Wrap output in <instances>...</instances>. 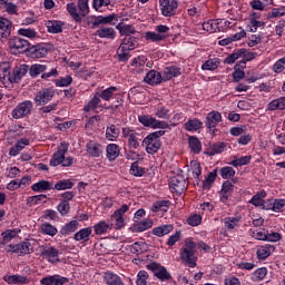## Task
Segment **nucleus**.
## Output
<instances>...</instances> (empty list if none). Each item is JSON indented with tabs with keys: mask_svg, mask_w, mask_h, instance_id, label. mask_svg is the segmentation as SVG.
I'll list each match as a JSON object with an SVG mask.
<instances>
[{
	"mask_svg": "<svg viewBox=\"0 0 285 285\" xmlns=\"http://www.w3.org/2000/svg\"><path fill=\"white\" fill-rule=\"evenodd\" d=\"M119 17L117 13H111L108 16H90L87 21V26L91 30H97L94 37H99V39L115 40L117 38V31L115 28L108 26H117ZM98 28V29H97Z\"/></svg>",
	"mask_w": 285,
	"mask_h": 285,
	"instance_id": "1",
	"label": "nucleus"
},
{
	"mask_svg": "<svg viewBox=\"0 0 285 285\" xmlns=\"http://www.w3.org/2000/svg\"><path fill=\"white\" fill-rule=\"evenodd\" d=\"M117 95H119V89L117 87H108L104 90L96 91L94 97L83 106L85 112H92L97 110V108H101L99 104L102 101H110L112 99H117Z\"/></svg>",
	"mask_w": 285,
	"mask_h": 285,
	"instance_id": "2",
	"label": "nucleus"
},
{
	"mask_svg": "<svg viewBox=\"0 0 285 285\" xmlns=\"http://www.w3.org/2000/svg\"><path fill=\"white\" fill-rule=\"evenodd\" d=\"M180 259L189 268L197 267V243L193 239H186L185 246L180 249Z\"/></svg>",
	"mask_w": 285,
	"mask_h": 285,
	"instance_id": "3",
	"label": "nucleus"
},
{
	"mask_svg": "<svg viewBox=\"0 0 285 285\" xmlns=\"http://www.w3.org/2000/svg\"><path fill=\"white\" fill-rule=\"evenodd\" d=\"M164 135H166V130H158L145 137L142 144L146 146V153H148V155L159 153L161 148V137H164Z\"/></svg>",
	"mask_w": 285,
	"mask_h": 285,
	"instance_id": "4",
	"label": "nucleus"
},
{
	"mask_svg": "<svg viewBox=\"0 0 285 285\" xmlns=\"http://www.w3.org/2000/svg\"><path fill=\"white\" fill-rule=\"evenodd\" d=\"M4 250L6 253H12V255H18V257L32 255V253H35L32 244L28 240H23L18 244H9L4 247Z\"/></svg>",
	"mask_w": 285,
	"mask_h": 285,
	"instance_id": "5",
	"label": "nucleus"
},
{
	"mask_svg": "<svg viewBox=\"0 0 285 285\" xmlns=\"http://www.w3.org/2000/svg\"><path fill=\"white\" fill-rule=\"evenodd\" d=\"M146 268L147 271H151V273H154V277H157L159 282L173 281V275H170V272H168L166 266H163L157 262L149 263L148 265H146Z\"/></svg>",
	"mask_w": 285,
	"mask_h": 285,
	"instance_id": "6",
	"label": "nucleus"
},
{
	"mask_svg": "<svg viewBox=\"0 0 285 285\" xmlns=\"http://www.w3.org/2000/svg\"><path fill=\"white\" fill-rule=\"evenodd\" d=\"M30 49V41L20 38V37H13L9 40V50L11 55H23L24 52L28 53V50Z\"/></svg>",
	"mask_w": 285,
	"mask_h": 285,
	"instance_id": "7",
	"label": "nucleus"
},
{
	"mask_svg": "<svg viewBox=\"0 0 285 285\" xmlns=\"http://www.w3.org/2000/svg\"><path fill=\"white\" fill-rule=\"evenodd\" d=\"M35 104L31 100H23L19 102L16 108L11 111V117L14 119H23L24 117H30L32 115V109Z\"/></svg>",
	"mask_w": 285,
	"mask_h": 285,
	"instance_id": "8",
	"label": "nucleus"
},
{
	"mask_svg": "<svg viewBox=\"0 0 285 285\" xmlns=\"http://www.w3.org/2000/svg\"><path fill=\"white\" fill-rule=\"evenodd\" d=\"M158 2L163 17H175V14H177L179 0H158Z\"/></svg>",
	"mask_w": 285,
	"mask_h": 285,
	"instance_id": "9",
	"label": "nucleus"
},
{
	"mask_svg": "<svg viewBox=\"0 0 285 285\" xmlns=\"http://www.w3.org/2000/svg\"><path fill=\"white\" fill-rule=\"evenodd\" d=\"M228 26H230V21L225 19L208 20L203 23V30L213 35V32H222Z\"/></svg>",
	"mask_w": 285,
	"mask_h": 285,
	"instance_id": "10",
	"label": "nucleus"
},
{
	"mask_svg": "<svg viewBox=\"0 0 285 285\" xmlns=\"http://www.w3.org/2000/svg\"><path fill=\"white\" fill-rule=\"evenodd\" d=\"M68 142H60L57 151L53 153V155L51 156L49 165L52 166L53 168H57V166H61V164L63 163V157H66V155L68 154Z\"/></svg>",
	"mask_w": 285,
	"mask_h": 285,
	"instance_id": "11",
	"label": "nucleus"
},
{
	"mask_svg": "<svg viewBox=\"0 0 285 285\" xmlns=\"http://www.w3.org/2000/svg\"><path fill=\"white\" fill-rule=\"evenodd\" d=\"M52 99H55V88L48 87L37 92L35 102L37 106H46V104H50Z\"/></svg>",
	"mask_w": 285,
	"mask_h": 285,
	"instance_id": "12",
	"label": "nucleus"
},
{
	"mask_svg": "<svg viewBox=\"0 0 285 285\" xmlns=\"http://www.w3.org/2000/svg\"><path fill=\"white\" fill-rule=\"evenodd\" d=\"M48 56V45L41 42L37 45H29V50L27 51V57L30 59H43Z\"/></svg>",
	"mask_w": 285,
	"mask_h": 285,
	"instance_id": "13",
	"label": "nucleus"
},
{
	"mask_svg": "<svg viewBox=\"0 0 285 285\" xmlns=\"http://www.w3.org/2000/svg\"><path fill=\"white\" fill-rule=\"evenodd\" d=\"M222 112L217 110L209 111L205 118L206 130H214L215 128H217V125L222 124Z\"/></svg>",
	"mask_w": 285,
	"mask_h": 285,
	"instance_id": "14",
	"label": "nucleus"
},
{
	"mask_svg": "<svg viewBox=\"0 0 285 285\" xmlns=\"http://www.w3.org/2000/svg\"><path fill=\"white\" fill-rule=\"evenodd\" d=\"M239 222L242 216H228L223 219L225 230H220V235H226V232L233 233L236 228H239Z\"/></svg>",
	"mask_w": 285,
	"mask_h": 285,
	"instance_id": "15",
	"label": "nucleus"
},
{
	"mask_svg": "<svg viewBox=\"0 0 285 285\" xmlns=\"http://www.w3.org/2000/svg\"><path fill=\"white\" fill-rule=\"evenodd\" d=\"M87 154L94 159H97L104 155V145L99 144L97 140H89L86 144Z\"/></svg>",
	"mask_w": 285,
	"mask_h": 285,
	"instance_id": "16",
	"label": "nucleus"
},
{
	"mask_svg": "<svg viewBox=\"0 0 285 285\" xmlns=\"http://www.w3.org/2000/svg\"><path fill=\"white\" fill-rule=\"evenodd\" d=\"M68 282H70V278L59 274L48 275L40 279L41 285H63L68 284Z\"/></svg>",
	"mask_w": 285,
	"mask_h": 285,
	"instance_id": "17",
	"label": "nucleus"
},
{
	"mask_svg": "<svg viewBox=\"0 0 285 285\" xmlns=\"http://www.w3.org/2000/svg\"><path fill=\"white\" fill-rule=\"evenodd\" d=\"M169 188L175 193H184L186 190V178L181 175H176L169 180Z\"/></svg>",
	"mask_w": 285,
	"mask_h": 285,
	"instance_id": "18",
	"label": "nucleus"
},
{
	"mask_svg": "<svg viewBox=\"0 0 285 285\" xmlns=\"http://www.w3.org/2000/svg\"><path fill=\"white\" fill-rule=\"evenodd\" d=\"M144 81L145 83H148V86H159V83L164 81V77L161 72L151 69L146 73Z\"/></svg>",
	"mask_w": 285,
	"mask_h": 285,
	"instance_id": "19",
	"label": "nucleus"
},
{
	"mask_svg": "<svg viewBox=\"0 0 285 285\" xmlns=\"http://www.w3.org/2000/svg\"><path fill=\"white\" fill-rule=\"evenodd\" d=\"M3 279L7 284H11V285H23V284H30V282H32L30 277L22 276L19 274L4 275Z\"/></svg>",
	"mask_w": 285,
	"mask_h": 285,
	"instance_id": "20",
	"label": "nucleus"
},
{
	"mask_svg": "<svg viewBox=\"0 0 285 285\" xmlns=\"http://www.w3.org/2000/svg\"><path fill=\"white\" fill-rule=\"evenodd\" d=\"M45 26L50 35H60V32H63L66 23L61 20H47Z\"/></svg>",
	"mask_w": 285,
	"mask_h": 285,
	"instance_id": "21",
	"label": "nucleus"
},
{
	"mask_svg": "<svg viewBox=\"0 0 285 285\" xmlns=\"http://www.w3.org/2000/svg\"><path fill=\"white\" fill-rule=\"evenodd\" d=\"M235 190V185H233V181L226 180L222 185L220 189V202L223 204H226L228 202V198L233 195Z\"/></svg>",
	"mask_w": 285,
	"mask_h": 285,
	"instance_id": "22",
	"label": "nucleus"
},
{
	"mask_svg": "<svg viewBox=\"0 0 285 285\" xmlns=\"http://www.w3.org/2000/svg\"><path fill=\"white\" fill-rule=\"evenodd\" d=\"M28 65H20L19 67H16L11 73V83H19V81L28 75Z\"/></svg>",
	"mask_w": 285,
	"mask_h": 285,
	"instance_id": "23",
	"label": "nucleus"
},
{
	"mask_svg": "<svg viewBox=\"0 0 285 285\" xmlns=\"http://www.w3.org/2000/svg\"><path fill=\"white\" fill-rule=\"evenodd\" d=\"M179 75H181V68L177 66L165 67L163 70V81H170V79H175Z\"/></svg>",
	"mask_w": 285,
	"mask_h": 285,
	"instance_id": "24",
	"label": "nucleus"
},
{
	"mask_svg": "<svg viewBox=\"0 0 285 285\" xmlns=\"http://www.w3.org/2000/svg\"><path fill=\"white\" fill-rule=\"evenodd\" d=\"M119 155H121V147L119 145L112 142L107 145L106 157L108 161H115Z\"/></svg>",
	"mask_w": 285,
	"mask_h": 285,
	"instance_id": "25",
	"label": "nucleus"
},
{
	"mask_svg": "<svg viewBox=\"0 0 285 285\" xmlns=\"http://www.w3.org/2000/svg\"><path fill=\"white\" fill-rule=\"evenodd\" d=\"M26 146H30V139L28 138H20L16 145H13L10 150H9V156L10 157H17Z\"/></svg>",
	"mask_w": 285,
	"mask_h": 285,
	"instance_id": "26",
	"label": "nucleus"
},
{
	"mask_svg": "<svg viewBox=\"0 0 285 285\" xmlns=\"http://www.w3.org/2000/svg\"><path fill=\"white\" fill-rule=\"evenodd\" d=\"M226 142L223 141H218L215 144H212L207 150L205 151V154L208 157H215V155H222V153H224V150H226Z\"/></svg>",
	"mask_w": 285,
	"mask_h": 285,
	"instance_id": "27",
	"label": "nucleus"
},
{
	"mask_svg": "<svg viewBox=\"0 0 285 285\" xmlns=\"http://www.w3.org/2000/svg\"><path fill=\"white\" fill-rule=\"evenodd\" d=\"M0 30L2 31L0 33V37L2 39H8L12 32V21H10L7 18L1 17L0 18Z\"/></svg>",
	"mask_w": 285,
	"mask_h": 285,
	"instance_id": "28",
	"label": "nucleus"
},
{
	"mask_svg": "<svg viewBox=\"0 0 285 285\" xmlns=\"http://www.w3.org/2000/svg\"><path fill=\"white\" fill-rule=\"evenodd\" d=\"M116 30H118L120 37H131V35H136L137 30L135 29V26L127 24L124 22H119L116 26Z\"/></svg>",
	"mask_w": 285,
	"mask_h": 285,
	"instance_id": "29",
	"label": "nucleus"
},
{
	"mask_svg": "<svg viewBox=\"0 0 285 285\" xmlns=\"http://www.w3.org/2000/svg\"><path fill=\"white\" fill-rule=\"evenodd\" d=\"M33 193H46V190H55V185L49 180H40L31 186Z\"/></svg>",
	"mask_w": 285,
	"mask_h": 285,
	"instance_id": "30",
	"label": "nucleus"
},
{
	"mask_svg": "<svg viewBox=\"0 0 285 285\" xmlns=\"http://www.w3.org/2000/svg\"><path fill=\"white\" fill-rule=\"evenodd\" d=\"M79 228V222L78 220H71L67 224H65L61 228L59 234L62 237H68L69 235H72V233H76V230Z\"/></svg>",
	"mask_w": 285,
	"mask_h": 285,
	"instance_id": "31",
	"label": "nucleus"
},
{
	"mask_svg": "<svg viewBox=\"0 0 285 285\" xmlns=\"http://www.w3.org/2000/svg\"><path fill=\"white\" fill-rule=\"evenodd\" d=\"M184 128L187 132H197V130H202V128H204V122L198 118L189 119L185 122Z\"/></svg>",
	"mask_w": 285,
	"mask_h": 285,
	"instance_id": "32",
	"label": "nucleus"
},
{
	"mask_svg": "<svg viewBox=\"0 0 285 285\" xmlns=\"http://www.w3.org/2000/svg\"><path fill=\"white\" fill-rule=\"evenodd\" d=\"M104 282L107 285H125L121 277L112 272H106L104 274Z\"/></svg>",
	"mask_w": 285,
	"mask_h": 285,
	"instance_id": "33",
	"label": "nucleus"
},
{
	"mask_svg": "<svg viewBox=\"0 0 285 285\" xmlns=\"http://www.w3.org/2000/svg\"><path fill=\"white\" fill-rule=\"evenodd\" d=\"M90 235H92V227H85L73 235V239L75 242H89Z\"/></svg>",
	"mask_w": 285,
	"mask_h": 285,
	"instance_id": "34",
	"label": "nucleus"
},
{
	"mask_svg": "<svg viewBox=\"0 0 285 285\" xmlns=\"http://www.w3.org/2000/svg\"><path fill=\"white\" fill-rule=\"evenodd\" d=\"M271 253H275V246L271 244L263 245L257 249L258 259H268L271 257Z\"/></svg>",
	"mask_w": 285,
	"mask_h": 285,
	"instance_id": "35",
	"label": "nucleus"
},
{
	"mask_svg": "<svg viewBox=\"0 0 285 285\" xmlns=\"http://www.w3.org/2000/svg\"><path fill=\"white\" fill-rule=\"evenodd\" d=\"M130 49H128V47H125L124 45H120L117 49V57H118V61L119 63H128L129 59H130Z\"/></svg>",
	"mask_w": 285,
	"mask_h": 285,
	"instance_id": "36",
	"label": "nucleus"
},
{
	"mask_svg": "<svg viewBox=\"0 0 285 285\" xmlns=\"http://www.w3.org/2000/svg\"><path fill=\"white\" fill-rule=\"evenodd\" d=\"M246 55V49H237L233 53H229L223 61V63H227V66H233L237 59H240V57H244Z\"/></svg>",
	"mask_w": 285,
	"mask_h": 285,
	"instance_id": "37",
	"label": "nucleus"
},
{
	"mask_svg": "<svg viewBox=\"0 0 285 285\" xmlns=\"http://www.w3.org/2000/svg\"><path fill=\"white\" fill-rule=\"evenodd\" d=\"M19 233H21V229L19 228H14V229H7L6 232H3L2 235V246H8V244H10V242H12V239H14V237H17V235H19Z\"/></svg>",
	"mask_w": 285,
	"mask_h": 285,
	"instance_id": "38",
	"label": "nucleus"
},
{
	"mask_svg": "<svg viewBox=\"0 0 285 285\" xmlns=\"http://www.w3.org/2000/svg\"><path fill=\"white\" fill-rule=\"evenodd\" d=\"M119 135H121V129L117 127V125H110L106 128V139L108 141H115L119 139Z\"/></svg>",
	"mask_w": 285,
	"mask_h": 285,
	"instance_id": "39",
	"label": "nucleus"
},
{
	"mask_svg": "<svg viewBox=\"0 0 285 285\" xmlns=\"http://www.w3.org/2000/svg\"><path fill=\"white\" fill-rule=\"evenodd\" d=\"M95 235H106L109 230H112V224L107 223L106 220H100L94 225Z\"/></svg>",
	"mask_w": 285,
	"mask_h": 285,
	"instance_id": "40",
	"label": "nucleus"
},
{
	"mask_svg": "<svg viewBox=\"0 0 285 285\" xmlns=\"http://www.w3.org/2000/svg\"><path fill=\"white\" fill-rule=\"evenodd\" d=\"M154 115L158 117V119H170V109L166 108L163 104H158L154 108Z\"/></svg>",
	"mask_w": 285,
	"mask_h": 285,
	"instance_id": "41",
	"label": "nucleus"
},
{
	"mask_svg": "<svg viewBox=\"0 0 285 285\" xmlns=\"http://www.w3.org/2000/svg\"><path fill=\"white\" fill-rule=\"evenodd\" d=\"M174 226L170 224L167 225H160L158 227H155L151 233L156 236V237H164L166 235H169V233H173L174 230Z\"/></svg>",
	"mask_w": 285,
	"mask_h": 285,
	"instance_id": "42",
	"label": "nucleus"
},
{
	"mask_svg": "<svg viewBox=\"0 0 285 285\" xmlns=\"http://www.w3.org/2000/svg\"><path fill=\"white\" fill-rule=\"evenodd\" d=\"M48 70V65H41V63H35L31 67H29V75L32 77V79H37L39 75H43Z\"/></svg>",
	"mask_w": 285,
	"mask_h": 285,
	"instance_id": "43",
	"label": "nucleus"
},
{
	"mask_svg": "<svg viewBox=\"0 0 285 285\" xmlns=\"http://www.w3.org/2000/svg\"><path fill=\"white\" fill-rule=\"evenodd\" d=\"M67 12L68 14H70L71 19H73L76 23H81V13L77 11V4H75V2L67 3Z\"/></svg>",
	"mask_w": 285,
	"mask_h": 285,
	"instance_id": "44",
	"label": "nucleus"
},
{
	"mask_svg": "<svg viewBox=\"0 0 285 285\" xmlns=\"http://www.w3.org/2000/svg\"><path fill=\"white\" fill-rule=\"evenodd\" d=\"M170 208V200H158L153 204L151 210L153 213H168Z\"/></svg>",
	"mask_w": 285,
	"mask_h": 285,
	"instance_id": "45",
	"label": "nucleus"
},
{
	"mask_svg": "<svg viewBox=\"0 0 285 285\" xmlns=\"http://www.w3.org/2000/svg\"><path fill=\"white\" fill-rule=\"evenodd\" d=\"M0 81L1 83H11L12 82V73H10V66L9 65H1L0 66Z\"/></svg>",
	"mask_w": 285,
	"mask_h": 285,
	"instance_id": "46",
	"label": "nucleus"
},
{
	"mask_svg": "<svg viewBox=\"0 0 285 285\" xmlns=\"http://www.w3.org/2000/svg\"><path fill=\"white\" fill-rule=\"evenodd\" d=\"M188 144H189V148H190L191 153H194V155H199V153H202V140H199V138H197V136H189Z\"/></svg>",
	"mask_w": 285,
	"mask_h": 285,
	"instance_id": "47",
	"label": "nucleus"
},
{
	"mask_svg": "<svg viewBox=\"0 0 285 285\" xmlns=\"http://www.w3.org/2000/svg\"><path fill=\"white\" fill-rule=\"evenodd\" d=\"M72 188H75V183L70 179L58 180L53 186V190H70Z\"/></svg>",
	"mask_w": 285,
	"mask_h": 285,
	"instance_id": "48",
	"label": "nucleus"
},
{
	"mask_svg": "<svg viewBox=\"0 0 285 285\" xmlns=\"http://www.w3.org/2000/svg\"><path fill=\"white\" fill-rule=\"evenodd\" d=\"M138 41H139V38H137L135 36H125L120 46H124L128 50L132 51V50H135V48H137Z\"/></svg>",
	"mask_w": 285,
	"mask_h": 285,
	"instance_id": "49",
	"label": "nucleus"
},
{
	"mask_svg": "<svg viewBox=\"0 0 285 285\" xmlns=\"http://www.w3.org/2000/svg\"><path fill=\"white\" fill-rule=\"evenodd\" d=\"M215 179H217V169H214L205 177L203 188L205 190H210V188H213V184H215Z\"/></svg>",
	"mask_w": 285,
	"mask_h": 285,
	"instance_id": "50",
	"label": "nucleus"
},
{
	"mask_svg": "<svg viewBox=\"0 0 285 285\" xmlns=\"http://www.w3.org/2000/svg\"><path fill=\"white\" fill-rule=\"evenodd\" d=\"M40 230L42 235H49V237H55L57 233H59V229H57L52 224L50 223H43L40 226Z\"/></svg>",
	"mask_w": 285,
	"mask_h": 285,
	"instance_id": "51",
	"label": "nucleus"
},
{
	"mask_svg": "<svg viewBox=\"0 0 285 285\" xmlns=\"http://www.w3.org/2000/svg\"><path fill=\"white\" fill-rule=\"evenodd\" d=\"M59 255H60L59 249H57L53 246L45 247L41 250V257H46L47 259H50V258L56 259L57 257H59Z\"/></svg>",
	"mask_w": 285,
	"mask_h": 285,
	"instance_id": "52",
	"label": "nucleus"
},
{
	"mask_svg": "<svg viewBox=\"0 0 285 285\" xmlns=\"http://www.w3.org/2000/svg\"><path fill=\"white\" fill-rule=\"evenodd\" d=\"M48 199V196L46 194H40L36 196H29L27 198V206H37L39 204L46 203Z\"/></svg>",
	"mask_w": 285,
	"mask_h": 285,
	"instance_id": "53",
	"label": "nucleus"
},
{
	"mask_svg": "<svg viewBox=\"0 0 285 285\" xmlns=\"http://www.w3.org/2000/svg\"><path fill=\"white\" fill-rule=\"evenodd\" d=\"M145 38L147 41H151L153 43H159L160 41H166V36L160 35L154 31H147L145 33Z\"/></svg>",
	"mask_w": 285,
	"mask_h": 285,
	"instance_id": "54",
	"label": "nucleus"
},
{
	"mask_svg": "<svg viewBox=\"0 0 285 285\" xmlns=\"http://www.w3.org/2000/svg\"><path fill=\"white\" fill-rule=\"evenodd\" d=\"M268 110H285V97H281L277 99L272 100L268 104Z\"/></svg>",
	"mask_w": 285,
	"mask_h": 285,
	"instance_id": "55",
	"label": "nucleus"
},
{
	"mask_svg": "<svg viewBox=\"0 0 285 285\" xmlns=\"http://www.w3.org/2000/svg\"><path fill=\"white\" fill-rule=\"evenodd\" d=\"M130 175L134 177H144L146 175V168L139 166V161H134L129 169Z\"/></svg>",
	"mask_w": 285,
	"mask_h": 285,
	"instance_id": "56",
	"label": "nucleus"
},
{
	"mask_svg": "<svg viewBox=\"0 0 285 285\" xmlns=\"http://www.w3.org/2000/svg\"><path fill=\"white\" fill-rule=\"evenodd\" d=\"M252 156H242L240 158L235 157L233 161L229 163V166L234 168H239L242 166H248L250 164Z\"/></svg>",
	"mask_w": 285,
	"mask_h": 285,
	"instance_id": "57",
	"label": "nucleus"
},
{
	"mask_svg": "<svg viewBox=\"0 0 285 285\" xmlns=\"http://www.w3.org/2000/svg\"><path fill=\"white\" fill-rule=\"evenodd\" d=\"M265 197H266V191H264V190L259 191L252 197V199L249 200V204H252V206H256V207L262 206L263 207Z\"/></svg>",
	"mask_w": 285,
	"mask_h": 285,
	"instance_id": "58",
	"label": "nucleus"
},
{
	"mask_svg": "<svg viewBox=\"0 0 285 285\" xmlns=\"http://www.w3.org/2000/svg\"><path fill=\"white\" fill-rule=\"evenodd\" d=\"M266 275H268V269L266 267H259L252 274L253 282H262Z\"/></svg>",
	"mask_w": 285,
	"mask_h": 285,
	"instance_id": "59",
	"label": "nucleus"
},
{
	"mask_svg": "<svg viewBox=\"0 0 285 285\" xmlns=\"http://www.w3.org/2000/svg\"><path fill=\"white\" fill-rule=\"evenodd\" d=\"M146 243L136 242L130 246V253H132V255H141V253H146Z\"/></svg>",
	"mask_w": 285,
	"mask_h": 285,
	"instance_id": "60",
	"label": "nucleus"
},
{
	"mask_svg": "<svg viewBox=\"0 0 285 285\" xmlns=\"http://www.w3.org/2000/svg\"><path fill=\"white\" fill-rule=\"evenodd\" d=\"M88 1L89 0H78V10L81 19H83V17H88V14L90 13V7L88 6Z\"/></svg>",
	"mask_w": 285,
	"mask_h": 285,
	"instance_id": "61",
	"label": "nucleus"
},
{
	"mask_svg": "<svg viewBox=\"0 0 285 285\" xmlns=\"http://www.w3.org/2000/svg\"><path fill=\"white\" fill-rule=\"evenodd\" d=\"M138 121L146 128H153L155 125V117L150 115H142L138 117Z\"/></svg>",
	"mask_w": 285,
	"mask_h": 285,
	"instance_id": "62",
	"label": "nucleus"
},
{
	"mask_svg": "<svg viewBox=\"0 0 285 285\" xmlns=\"http://www.w3.org/2000/svg\"><path fill=\"white\" fill-rule=\"evenodd\" d=\"M236 171L230 166H225L220 168V177L223 179H233L235 177Z\"/></svg>",
	"mask_w": 285,
	"mask_h": 285,
	"instance_id": "63",
	"label": "nucleus"
},
{
	"mask_svg": "<svg viewBox=\"0 0 285 285\" xmlns=\"http://www.w3.org/2000/svg\"><path fill=\"white\" fill-rule=\"evenodd\" d=\"M285 70V56L283 58H279L274 65H273V72L276 75H282Z\"/></svg>",
	"mask_w": 285,
	"mask_h": 285,
	"instance_id": "64",
	"label": "nucleus"
}]
</instances>
